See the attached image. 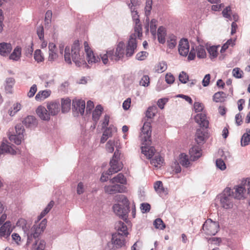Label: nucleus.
I'll return each mask as SVG.
<instances>
[{
  "instance_id": "1",
  "label": "nucleus",
  "mask_w": 250,
  "mask_h": 250,
  "mask_svg": "<svg viewBox=\"0 0 250 250\" xmlns=\"http://www.w3.org/2000/svg\"><path fill=\"white\" fill-rule=\"evenodd\" d=\"M151 134L150 122H146L144 124L142 128V131L140 134V139L143 142L144 146H142V153L146 158L150 159L155 153V149L153 146H149L150 144Z\"/></svg>"
},
{
  "instance_id": "2",
  "label": "nucleus",
  "mask_w": 250,
  "mask_h": 250,
  "mask_svg": "<svg viewBox=\"0 0 250 250\" xmlns=\"http://www.w3.org/2000/svg\"><path fill=\"white\" fill-rule=\"evenodd\" d=\"M70 53L69 47H66L64 50V60L68 64H71V61L77 66H80L84 63L83 51H81L79 41H75L72 46Z\"/></svg>"
},
{
  "instance_id": "3",
  "label": "nucleus",
  "mask_w": 250,
  "mask_h": 250,
  "mask_svg": "<svg viewBox=\"0 0 250 250\" xmlns=\"http://www.w3.org/2000/svg\"><path fill=\"white\" fill-rule=\"evenodd\" d=\"M117 204H115L112 207L114 212L123 219H125L129 212V202L126 197L123 194H119L114 198Z\"/></svg>"
},
{
  "instance_id": "4",
  "label": "nucleus",
  "mask_w": 250,
  "mask_h": 250,
  "mask_svg": "<svg viewBox=\"0 0 250 250\" xmlns=\"http://www.w3.org/2000/svg\"><path fill=\"white\" fill-rule=\"evenodd\" d=\"M233 191L230 188H226L222 193L218 195L216 200L219 202L221 207L225 209H230L233 205Z\"/></svg>"
},
{
  "instance_id": "5",
  "label": "nucleus",
  "mask_w": 250,
  "mask_h": 250,
  "mask_svg": "<svg viewBox=\"0 0 250 250\" xmlns=\"http://www.w3.org/2000/svg\"><path fill=\"white\" fill-rule=\"evenodd\" d=\"M47 220L43 219L40 223H36L30 229L27 234L28 239L27 244H29L32 239L38 238L39 236L44 231L46 228Z\"/></svg>"
},
{
  "instance_id": "6",
  "label": "nucleus",
  "mask_w": 250,
  "mask_h": 250,
  "mask_svg": "<svg viewBox=\"0 0 250 250\" xmlns=\"http://www.w3.org/2000/svg\"><path fill=\"white\" fill-rule=\"evenodd\" d=\"M15 133H13L9 130L7 132V135L10 141L16 145H20L24 140V127L21 124L17 125L15 127Z\"/></svg>"
},
{
  "instance_id": "7",
  "label": "nucleus",
  "mask_w": 250,
  "mask_h": 250,
  "mask_svg": "<svg viewBox=\"0 0 250 250\" xmlns=\"http://www.w3.org/2000/svg\"><path fill=\"white\" fill-rule=\"evenodd\" d=\"M20 150L7 139L3 138L0 143V156L2 154L16 155Z\"/></svg>"
},
{
  "instance_id": "8",
  "label": "nucleus",
  "mask_w": 250,
  "mask_h": 250,
  "mask_svg": "<svg viewBox=\"0 0 250 250\" xmlns=\"http://www.w3.org/2000/svg\"><path fill=\"white\" fill-rule=\"evenodd\" d=\"M109 59L112 61H118L125 55V43L120 42L117 45L115 52L113 49L108 50Z\"/></svg>"
},
{
  "instance_id": "9",
  "label": "nucleus",
  "mask_w": 250,
  "mask_h": 250,
  "mask_svg": "<svg viewBox=\"0 0 250 250\" xmlns=\"http://www.w3.org/2000/svg\"><path fill=\"white\" fill-rule=\"evenodd\" d=\"M219 225L218 222L213 221L210 219H207L203 226V229L208 235H215L219 230Z\"/></svg>"
},
{
  "instance_id": "10",
  "label": "nucleus",
  "mask_w": 250,
  "mask_h": 250,
  "mask_svg": "<svg viewBox=\"0 0 250 250\" xmlns=\"http://www.w3.org/2000/svg\"><path fill=\"white\" fill-rule=\"evenodd\" d=\"M137 47V43L136 39V35L131 34L129 38L125 48V56L130 57L135 53Z\"/></svg>"
},
{
  "instance_id": "11",
  "label": "nucleus",
  "mask_w": 250,
  "mask_h": 250,
  "mask_svg": "<svg viewBox=\"0 0 250 250\" xmlns=\"http://www.w3.org/2000/svg\"><path fill=\"white\" fill-rule=\"evenodd\" d=\"M85 108V103L84 100L75 99L72 101V111L75 116L79 114L83 115Z\"/></svg>"
},
{
  "instance_id": "12",
  "label": "nucleus",
  "mask_w": 250,
  "mask_h": 250,
  "mask_svg": "<svg viewBox=\"0 0 250 250\" xmlns=\"http://www.w3.org/2000/svg\"><path fill=\"white\" fill-rule=\"evenodd\" d=\"M234 191L232 193L234 198L241 199L246 197V187L243 184V180L241 183L234 187Z\"/></svg>"
},
{
  "instance_id": "13",
  "label": "nucleus",
  "mask_w": 250,
  "mask_h": 250,
  "mask_svg": "<svg viewBox=\"0 0 250 250\" xmlns=\"http://www.w3.org/2000/svg\"><path fill=\"white\" fill-rule=\"evenodd\" d=\"M126 236L124 234L114 233L112 234V243L117 248H121L125 245V237Z\"/></svg>"
},
{
  "instance_id": "14",
  "label": "nucleus",
  "mask_w": 250,
  "mask_h": 250,
  "mask_svg": "<svg viewBox=\"0 0 250 250\" xmlns=\"http://www.w3.org/2000/svg\"><path fill=\"white\" fill-rule=\"evenodd\" d=\"M84 50L86 54L87 60L89 63H96L100 61L99 56H96L92 51L90 50L86 42H84Z\"/></svg>"
},
{
  "instance_id": "15",
  "label": "nucleus",
  "mask_w": 250,
  "mask_h": 250,
  "mask_svg": "<svg viewBox=\"0 0 250 250\" xmlns=\"http://www.w3.org/2000/svg\"><path fill=\"white\" fill-rule=\"evenodd\" d=\"M124 191V187L118 184H111L109 186L104 187V191L109 194H113L117 192H122Z\"/></svg>"
},
{
  "instance_id": "16",
  "label": "nucleus",
  "mask_w": 250,
  "mask_h": 250,
  "mask_svg": "<svg viewBox=\"0 0 250 250\" xmlns=\"http://www.w3.org/2000/svg\"><path fill=\"white\" fill-rule=\"evenodd\" d=\"M208 138L207 131L202 128L197 129L195 135V140L198 144H204Z\"/></svg>"
},
{
  "instance_id": "17",
  "label": "nucleus",
  "mask_w": 250,
  "mask_h": 250,
  "mask_svg": "<svg viewBox=\"0 0 250 250\" xmlns=\"http://www.w3.org/2000/svg\"><path fill=\"white\" fill-rule=\"evenodd\" d=\"M38 116L43 121H48L50 119V116L47 108L42 105L39 106L36 110Z\"/></svg>"
},
{
  "instance_id": "18",
  "label": "nucleus",
  "mask_w": 250,
  "mask_h": 250,
  "mask_svg": "<svg viewBox=\"0 0 250 250\" xmlns=\"http://www.w3.org/2000/svg\"><path fill=\"white\" fill-rule=\"evenodd\" d=\"M46 108L50 116H55L60 111V104L57 102H50L47 103Z\"/></svg>"
},
{
  "instance_id": "19",
  "label": "nucleus",
  "mask_w": 250,
  "mask_h": 250,
  "mask_svg": "<svg viewBox=\"0 0 250 250\" xmlns=\"http://www.w3.org/2000/svg\"><path fill=\"white\" fill-rule=\"evenodd\" d=\"M13 230L11 227V223L9 221L6 222L0 228V237L7 238L10 236L11 233Z\"/></svg>"
},
{
  "instance_id": "20",
  "label": "nucleus",
  "mask_w": 250,
  "mask_h": 250,
  "mask_svg": "<svg viewBox=\"0 0 250 250\" xmlns=\"http://www.w3.org/2000/svg\"><path fill=\"white\" fill-rule=\"evenodd\" d=\"M189 45L187 39H182L180 40L179 46L178 51L179 54L183 56H186L189 52Z\"/></svg>"
},
{
  "instance_id": "21",
  "label": "nucleus",
  "mask_w": 250,
  "mask_h": 250,
  "mask_svg": "<svg viewBox=\"0 0 250 250\" xmlns=\"http://www.w3.org/2000/svg\"><path fill=\"white\" fill-rule=\"evenodd\" d=\"M110 168L107 171V174L110 175L120 171L122 168V165L118 163V161L112 159L110 162Z\"/></svg>"
},
{
  "instance_id": "22",
  "label": "nucleus",
  "mask_w": 250,
  "mask_h": 250,
  "mask_svg": "<svg viewBox=\"0 0 250 250\" xmlns=\"http://www.w3.org/2000/svg\"><path fill=\"white\" fill-rule=\"evenodd\" d=\"M195 122L201 126L207 128L208 125V122L207 119V117L204 113L197 114L194 117Z\"/></svg>"
},
{
  "instance_id": "23",
  "label": "nucleus",
  "mask_w": 250,
  "mask_h": 250,
  "mask_svg": "<svg viewBox=\"0 0 250 250\" xmlns=\"http://www.w3.org/2000/svg\"><path fill=\"white\" fill-rule=\"evenodd\" d=\"M12 46L10 43H0V55L3 57L8 55L12 50Z\"/></svg>"
},
{
  "instance_id": "24",
  "label": "nucleus",
  "mask_w": 250,
  "mask_h": 250,
  "mask_svg": "<svg viewBox=\"0 0 250 250\" xmlns=\"http://www.w3.org/2000/svg\"><path fill=\"white\" fill-rule=\"evenodd\" d=\"M115 229L117 230L116 233L124 234L125 236H127L128 234L126 226L122 221H119L116 223Z\"/></svg>"
},
{
  "instance_id": "25",
  "label": "nucleus",
  "mask_w": 250,
  "mask_h": 250,
  "mask_svg": "<svg viewBox=\"0 0 250 250\" xmlns=\"http://www.w3.org/2000/svg\"><path fill=\"white\" fill-rule=\"evenodd\" d=\"M23 124L27 127H34L38 123L36 119L33 116H28L22 121Z\"/></svg>"
},
{
  "instance_id": "26",
  "label": "nucleus",
  "mask_w": 250,
  "mask_h": 250,
  "mask_svg": "<svg viewBox=\"0 0 250 250\" xmlns=\"http://www.w3.org/2000/svg\"><path fill=\"white\" fill-rule=\"evenodd\" d=\"M189 153L190 156V160L195 161L201 155V150L197 146L192 147L189 149Z\"/></svg>"
},
{
  "instance_id": "27",
  "label": "nucleus",
  "mask_w": 250,
  "mask_h": 250,
  "mask_svg": "<svg viewBox=\"0 0 250 250\" xmlns=\"http://www.w3.org/2000/svg\"><path fill=\"white\" fill-rule=\"evenodd\" d=\"M51 93L50 90L46 89L39 91L35 96V99L37 101H42L49 97Z\"/></svg>"
},
{
  "instance_id": "28",
  "label": "nucleus",
  "mask_w": 250,
  "mask_h": 250,
  "mask_svg": "<svg viewBox=\"0 0 250 250\" xmlns=\"http://www.w3.org/2000/svg\"><path fill=\"white\" fill-rule=\"evenodd\" d=\"M35 241L34 242L32 250H43L45 247V242L43 240L39 238L34 239Z\"/></svg>"
},
{
  "instance_id": "29",
  "label": "nucleus",
  "mask_w": 250,
  "mask_h": 250,
  "mask_svg": "<svg viewBox=\"0 0 250 250\" xmlns=\"http://www.w3.org/2000/svg\"><path fill=\"white\" fill-rule=\"evenodd\" d=\"M21 48L17 46L13 50L12 53L9 55L10 60L14 61H19L21 60Z\"/></svg>"
},
{
  "instance_id": "30",
  "label": "nucleus",
  "mask_w": 250,
  "mask_h": 250,
  "mask_svg": "<svg viewBox=\"0 0 250 250\" xmlns=\"http://www.w3.org/2000/svg\"><path fill=\"white\" fill-rule=\"evenodd\" d=\"M119 140L118 139L109 140L106 144V149L109 152L112 153L114 150V146L118 147Z\"/></svg>"
},
{
  "instance_id": "31",
  "label": "nucleus",
  "mask_w": 250,
  "mask_h": 250,
  "mask_svg": "<svg viewBox=\"0 0 250 250\" xmlns=\"http://www.w3.org/2000/svg\"><path fill=\"white\" fill-rule=\"evenodd\" d=\"M103 108L101 105H98L96 106L95 109L93 111L92 113V119L95 123V124L98 122L100 117L101 116L103 112Z\"/></svg>"
},
{
  "instance_id": "32",
  "label": "nucleus",
  "mask_w": 250,
  "mask_h": 250,
  "mask_svg": "<svg viewBox=\"0 0 250 250\" xmlns=\"http://www.w3.org/2000/svg\"><path fill=\"white\" fill-rule=\"evenodd\" d=\"M111 184H125L126 183V178L122 173H119L117 176L113 177L110 180Z\"/></svg>"
},
{
  "instance_id": "33",
  "label": "nucleus",
  "mask_w": 250,
  "mask_h": 250,
  "mask_svg": "<svg viewBox=\"0 0 250 250\" xmlns=\"http://www.w3.org/2000/svg\"><path fill=\"white\" fill-rule=\"evenodd\" d=\"M62 111L63 113L68 112L71 107V100L69 98L62 99L61 100Z\"/></svg>"
},
{
  "instance_id": "34",
  "label": "nucleus",
  "mask_w": 250,
  "mask_h": 250,
  "mask_svg": "<svg viewBox=\"0 0 250 250\" xmlns=\"http://www.w3.org/2000/svg\"><path fill=\"white\" fill-rule=\"evenodd\" d=\"M250 144V129L247 130L242 136L241 140V145L242 146H245Z\"/></svg>"
},
{
  "instance_id": "35",
  "label": "nucleus",
  "mask_w": 250,
  "mask_h": 250,
  "mask_svg": "<svg viewBox=\"0 0 250 250\" xmlns=\"http://www.w3.org/2000/svg\"><path fill=\"white\" fill-rule=\"evenodd\" d=\"M166 35L165 28L162 26L160 27L158 29V40L161 43L165 42V36Z\"/></svg>"
},
{
  "instance_id": "36",
  "label": "nucleus",
  "mask_w": 250,
  "mask_h": 250,
  "mask_svg": "<svg viewBox=\"0 0 250 250\" xmlns=\"http://www.w3.org/2000/svg\"><path fill=\"white\" fill-rule=\"evenodd\" d=\"M164 162L163 158L159 155H156L151 161V164L156 167H160Z\"/></svg>"
},
{
  "instance_id": "37",
  "label": "nucleus",
  "mask_w": 250,
  "mask_h": 250,
  "mask_svg": "<svg viewBox=\"0 0 250 250\" xmlns=\"http://www.w3.org/2000/svg\"><path fill=\"white\" fill-rule=\"evenodd\" d=\"M15 83V80L12 78H8L6 80L5 90L7 93H12L13 86Z\"/></svg>"
},
{
  "instance_id": "38",
  "label": "nucleus",
  "mask_w": 250,
  "mask_h": 250,
  "mask_svg": "<svg viewBox=\"0 0 250 250\" xmlns=\"http://www.w3.org/2000/svg\"><path fill=\"white\" fill-rule=\"evenodd\" d=\"M167 69V64L166 62L162 61L157 63L155 66V71L157 73H162L165 71Z\"/></svg>"
},
{
  "instance_id": "39",
  "label": "nucleus",
  "mask_w": 250,
  "mask_h": 250,
  "mask_svg": "<svg viewBox=\"0 0 250 250\" xmlns=\"http://www.w3.org/2000/svg\"><path fill=\"white\" fill-rule=\"evenodd\" d=\"M177 38L174 35H170L167 40V45L169 49H173L177 44Z\"/></svg>"
},
{
  "instance_id": "40",
  "label": "nucleus",
  "mask_w": 250,
  "mask_h": 250,
  "mask_svg": "<svg viewBox=\"0 0 250 250\" xmlns=\"http://www.w3.org/2000/svg\"><path fill=\"white\" fill-rule=\"evenodd\" d=\"M226 94L224 92H218L213 95V100L215 102H222L224 100Z\"/></svg>"
},
{
  "instance_id": "41",
  "label": "nucleus",
  "mask_w": 250,
  "mask_h": 250,
  "mask_svg": "<svg viewBox=\"0 0 250 250\" xmlns=\"http://www.w3.org/2000/svg\"><path fill=\"white\" fill-rule=\"evenodd\" d=\"M105 128L103 133L108 137H112L113 133L117 131L116 127L113 125H110L108 127Z\"/></svg>"
},
{
  "instance_id": "42",
  "label": "nucleus",
  "mask_w": 250,
  "mask_h": 250,
  "mask_svg": "<svg viewBox=\"0 0 250 250\" xmlns=\"http://www.w3.org/2000/svg\"><path fill=\"white\" fill-rule=\"evenodd\" d=\"M21 104L20 103L14 104L13 106L9 110V114L11 116H13L15 114L21 109Z\"/></svg>"
},
{
  "instance_id": "43",
  "label": "nucleus",
  "mask_w": 250,
  "mask_h": 250,
  "mask_svg": "<svg viewBox=\"0 0 250 250\" xmlns=\"http://www.w3.org/2000/svg\"><path fill=\"white\" fill-rule=\"evenodd\" d=\"M157 112V107L155 106H150L148 108L146 111V116L147 118L152 119L155 116Z\"/></svg>"
},
{
  "instance_id": "44",
  "label": "nucleus",
  "mask_w": 250,
  "mask_h": 250,
  "mask_svg": "<svg viewBox=\"0 0 250 250\" xmlns=\"http://www.w3.org/2000/svg\"><path fill=\"white\" fill-rule=\"evenodd\" d=\"M197 56L199 58H204L206 56V52L204 47L201 45L198 46L196 48Z\"/></svg>"
},
{
  "instance_id": "45",
  "label": "nucleus",
  "mask_w": 250,
  "mask_h": 250,
  "mask_svg": "<svg viewBox=\"0 0 250 250\" xmlns=\"http://www.w3.org/2000/svg\"><path fill=\"white\" fill-rule=\"evenodd\" d=\"M179 162L183 166L188 167L189 162L188 156L184 154H181L179 156Z\"/></svg>"
},
{
  "instance_id": "46",
  "label": "nucleus",
  "mask_w": 250,
  "mask_h": 250,
  "mask_svg": "<svg viewBox=\"0 0 250 250\" xmlns=\"http://www.w3.org/2000/svg\"><path fill=\"white\" fill-rule=\"evenodd\" d=\"M244 73L239 67H235L232 71V76L236 79H241L243 77Z\"/></svg>"
},
{
  "instance_id": "47",
  "label": "nucleus",
  "mask_w": 250,
  "mask_h": 250,
  "mask_svg": "<svg viewBox=\"0 0 250 250\" xmlns=\"http://www.w3.org/2000/svg\"><path fill=\"white\" fill-rule=\"evenodd\" d=\"M208 51L211 59L215 58L218 55L217 46H210L208 49Z\"/></svg>"
},
{
  "instance_id": "48",
  "label": "nucleus",
  "mask_w": 250,
  "mask_h": 250,
  "mask_svg": "<svg viewBox=\"0 0 250 250\" xmlns=\"http://www.w3.org/2000/svg\"><path fill=\"white\" fill-rule=\"evenodd\" d=\"M54 205V202L53 201L50 202V203L48 204L47 207L44 208V209L41 213L39 216V219H41L42 217H43L52 208Z\"/></svg>"
},
{
  "instance_id": "49",
  "label": "nucleus",
  "mask_w": 250,
  "mask_h": 250,
  "mask_svg": "<svg viewBox=\"0 0 250 250\" xmlns=\"http://www.w3.org/2000/svg\"><path fill=\"white\" fill-rule=\"evenodd\" d=\"M142 29L140 22L139 23L138 22H135V26L134 27L135 33L133 34L136 35V37L138 36L140 38L142 36Z\"/></svg>"
},
{
  "instance_id": "50",
  "label": "nucleus",
  "mask_w": 250,
  "mask_h": 250,
  "mask_svg": "<svg viewBox=\"0 0 250 250\" xmlns=\"http://www.w3.org/2000/svg\"><path fill=\"white\" fill-rule=\"evenodd\" d=\"M153 225L156 229H164L166 228V226L162 220L160 218L156 219Z\"/></svg>"
},
{
  "instance_id": "51",
  "label": "nucleus",
  "mask_w": 250,
  "mask_h": 250,
  "mask_svg": "<svg viewBox=\"0 0 250 250\" xmlns=\"http://www.w3.org/2000/svg\"><path fill=\"white\" fill-rule=\"evenodd\" d=\"M35 60L38 62L43 61L44 58L40 50H36L34 54Z\"/></svg>"
},
{
  "instance_id": "52",
  "label": "nucleus",
  "mask_w": 250,
  "mask_h": 250,
  "mask_svg": "<svg viewBox=\"0 0 250 250\" xmlns=\"http://www.w3.org/2000/svg\"><path fill=\"white\" fill-rule=\"evenodd\" d=\"M154 188L158 193L161 194L164 191L163 184L161 181H157L154 184Z\"/></svg>"
},
{
  "instance_id": "53",
  "label": "nucleus",
  "mask_w": 250,
  "mask_h": 250,
  "mask_svg": "<svg viewBox=\"0 0 250 250\" xmlns=\"http://www.w3.org/2000/svg\"><path fill=\"white\" fill-rule=\"evenodd\" d=\"M243 184L246 187V194L250 197V178L243 179Z\"/></svg>"
},
{
  "instance_id": "54",
  "label": "nucleus",
  "mask_w": 250,
  "mask_h": 250,
  "mask_svg": "<svg viewBox=\"0 0 250 250\" xmlns=\"http://www.w3.org/2000/svg\"><path fill=\"white\" fill-rule=\"evenodd\" d=\"M149 83V78L147 75L143 76L140 81V84L145 87L148 86Z\"/></svg>"
},
{
  "instance_id": "55",
  "label": "nucleus",
  "mask_w": 250,
  "mask_h": 250,
  "mask_svg": "<svg viewBox=\"0 0 250 250\" xmlns=\"http://www.w3.org/2000/svg\"><path fill=\"white\" fill-rule=\"evenodd\" d=\"M37 91V86L36 84H33L27 93V96L29 98L33 97Z\"/></svg>"
},
{
  "instance_id": "56",
  "label": "nucleus",
  "mask_w": 250,
  "mask_h": 250,
  "mask_svg": "<svg viewBox=\"0 0 250 250\" xmlns=\"http://www.w3.org/2000/svg\"><path fill=\"white\" fill-rule=\"evenodd\" d=\"M148 54L146 51H142L137 54L136 58L139 61H143L147 58Z\"/></svg>"
},
{
  "instance_id": "57",
  "label": "nucleus",
  "mask_w": 250,
  "mask_h": 250,
  "mask_svg": "<svg viewBox=\"0 0 250 250\" xmlns=\"http://www.w3.org/2000/svg\"><path fill=\"white\" fill-rule=\"evenodd\" d=\"M216 166L217 168H219L221 170H224L226 168V166L225 162L221 159H218L216 160Z\"/></svg>"
},
{
  "instance_id": "58",
  "label": "nucleus",
  "mask_w": 250,
  "mask_h": 250,
  "mask_svg": "<svg viewBox=\"0 0 250 250\" xmlns=\"http://www.w3.org/2000/svg\"><path fill=\"white\" fill-rule=\"evenodd\" d=\"M179 80L181 83H186L188 80V76L186 73L182 71L179 74Z\"/></svg>"
},
{
  "instance_id": "59",
  "label": "nucleus",
  "mask_w": 250,
  "mask_h": 250,
  "mask_svg": "<svg viewBox=\"0 0 250 250\" xmlns=\"http://www.w3.org/2000/svg\"><path fill=\"white\" fill-rule=\"evenodd\" d=\"M152 4V0H146L145 7L146 15L147 16L151 10Z\"/></svg>"
},
{
  "instance_id": "60",
  "label": "nucleus",
  "mask_w": 250,
  "mask_h": 250,
  "mask_svg": "<svg viewBox=\"0 0 250 250\" xmlns=\"http://www.w3.org/2000/svg\"><path fill=\"white\" fill-rule=\"evenodd\" d=\"M49 56L48 60L49 62H54L57 60L58 55L57 53V51L49 52Z\"/></svg>"
},
{
  "instance_id": "61",
  "label": "nucleus",
  "mask_w": 250,
  "mask_h": 250,
  "mask_svg": "<svg viewBox=\"0 0 250 250\" xmlns=\"http://www.w3.org/2000/svg\"><path fill=\"white\" fill-rule=\"evenodd\" d=\"M230 12H231L230 7L229 6L227 7L222 11V14H223V17H225V18L230 20L231 19V16L230 15Z\"/></svg>"
},
{
  "instance_id": "62",
  "label": "nucleus",
  "mask_w": 250,
  "mask_h": 250,
  "mask_svg": "<svg viewBox=\"0 0 250 250\" xmlns=\"http://www.w3.org/2000/svg\"><path fill=\"white\" fill-rule=\"evenodd\" d=\"M108 50L106 51V53L101 54L100 55V59L102 60L104 64H107L108 62L109 54L108 53Z\"/></svg>"
},
{
  "instance_id": "63",
  "label": "nucleus",
  "mask_w": 250,
  "mask_h": 250,
  "mask_svg": "<svg viewBox=\"0 0 250 250\" xmlns=\"http://www.w3.org/2000/svg\"><path fill=\"white\" fill-rule=\"evenodd\" d=\"M204 109V105L199 102H195L194 104V109L196 112H201Z\"/></svg>"
},
{
  "instance_id": "64",
  "label": "nucleus",
  "mask_w": 250,
  "mask_h": 250,
  "mask_svg": "<svg viewBox=\"0 0 250 250\" xmlns=\"http://www.w3.org/2000/svg\"><path fill=\"white\" fill-rule=\"evenodd\" d=\"M55 83V80L53 77H51L50 78H48L47 75H46V79L45 81L44 87L47 88L50 87L51 85L54 84Z\"/></svg>"
}]
</instances>
